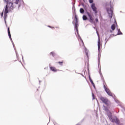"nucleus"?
Instances as JSON below:
<instances>
[{"label": "nucleus", "mask_w": 125, "mask_h": 125, "mask_svg": "<svg viewBox=\"0 0 125 125\" xmlns=\"http://www.w3.org/2000/svg\"><path fill=\"white\" fill-rule=\"evenodd\" d=\"M55 54L53 52H52L50 53V55H52V56H53V57H54Z\"/></svg>", "instance_id": "nucleus-19"}, {"label": "nucleus", "mask_w": 125, "mask_h": 125, "mask_svg": "<svg viewBox=\"0 0 125 125\" xmlns=\"http://www.w3.org/2000/svg\"><path fill=\"white\" fill-rule=\"evenodd\" d=\"M87 14L88 17H89V20L94 19L93 17H92V16L91 15V14H90L89 13H87Z\"/></svg>", "instance_id": "nucleus-11"}, {"label": "nucleus", "mask_w": 125, "mask_h": 125, "mask_svg": "<svg viewBox=\"0 0 125 125\" xmlns=\"http://www.w3.org/2000/svg\"><path fill=\"white\" fill-rule=\"evenodd\" d=\"M58 63H59V64H61V65H62V64L63 63V62H58Z\"/></svg>", "instance_id": "nucleus-22"}, {"label": "nucleus", "mask_w": 125, "mask_h": 125, "mask_svg": "<svg viewBox=\"0 0 125 125\" xmlns=\"http://www.w3.org/2000/svg\"><path fill=\"white\" fill-rule=\"evenodd\" d=\"M112 122V123H115L117 125H120V120L117 118L113 119Z\"/></svg>", "instance_id": "nucleus-8"}, {"label": "nucleus", "mask_w": 125, "mask_h": 125, "mask_svg": "<svg viewBox=\"0 0 125 125\" xmlns=\"http://www.w3.org/2000/svg\"><path fill=\"white\" fill-rule=\"evenodd\" d=\"M50 69L53 72H57V69H56V68L54 67L51 66V67H50Z\"/></svg>", "instance_id": "nucleus-10"}, {"label": "nucleus", "mask_w": 125, "mask_h": 125, "mask_svg": "<svg viewBox=\"0 0 125 125\" xmlns=\"http://www.w3.org/2000/svg\"><path fill=\"white\" fill-rule=\"evenodd\" d=\"M99 63H100V58H98V65H99Z\"/></svg>", "instance_id": "nucleus-20"}, {"label": "nucleus", "mask_w": 125, "mask_h": 125, "mask_svg": "<svg viewBox=\"0 0 125 125\" xmlns=\"http://www.w3.org/2000/svg\"><path fill=\"white\" fill-rule=\"evenodd\" d=\"M104 88L105 91L106 92L107 94L109 95V96H111V97H114V95L113 93H112V92H111V90H110V89L108 88H107L105 85H104Z\"/></svg>", "instance_id": "nucleus-5"}, {"label": "nucleus", "mask_w": 125, "mask_h": 125, "mask_svg": "<svg viewBox=\"0 0 125 125\" xmlns=\"http://www.w3.org/2000/svg\"><path fill=\"white\" fill-rule=\"evenodd\" d=\"M8 34L9 38V39H10L11 41H12L13 46H14V43H13V42L12 41V39H11V35L10 34V31H9V28H8Z\"/></svg>", "instance_id": "nucleus-9"}, {"label": "nucleus", "mask_w": 125, "mask_h": 125, "mask_svg": "<svg viewBox=\"0 0 125 125\" xmlns=\"http://www.w3.org/2000/svg\"><path fill=\"white\" fill-rule=\"evenodd\" d=\"M111 29H112V31H114L115 30V29H116V25L115 24H113L111 26Z\"/></svg>", "instance_id": "nucleus-13"}, {"label": "nucleus", "mask_w": 125, "mask_h": 125, "mask_svg": "<svg viewBox=\"0 0 125 125\" xmlns=\"http://www.w3.org/2000/svg\"><path fill=\"white\" fill-rule=\"evenodd\" d=\"M92 96H93V97H94V94H92Z\"/></svg>", "instance_id": "nucleus-25"}, {"label": "nucleus", "mask_w": 125, "mask_h": 125, "mask_svg": "<svg viewBox=\"0 0 125 125\" xmlns=\"http://www.w3.org/2000/svg\"><path fill=\"white\" fill-rule=\"evenodd\" d=\"M89 79H90V77L89 76Z\"/></svg>", "instance_id": "nucleus-27"}, {"label": "nucleus", "mask_w": 125, "mask_h": 125, "mask_svg": "<svg viewBox=\"0 0 125 125\" xmlns=\"http://www.w3.org/2000/svg\"><path fill=\"white\" fill-rule=\"evenodd\" d=\"M95 21L96 22H98V19H96Z\"/></svg>", "instance_id": "nucleus-23"}, {"label": "nucleus", "mask_w": 125, "mask_h": 125, "mask_svg": "<svg viewBox=\"0 0 125 125\" xmlns=\"http://www.w3.org/2000/svg\"><path fill=\"white\" fill-rule=\"evenodd\" d=\"M100 100H101L103 103L105 104L106 106H110V105H111V102L106 98L101 97L100 98Z\"/></svg>", "instance_id": "nucleus-3"}, {"label": "nucleus", "mask_w": 125, "mask_h": 125, "mask_svg": "<svg viewBox=\"0 0 125 125\" xmlns=\"http://www.w3.org/2000/svg\"><path fill=\"white\" fill-rule=\"evenodd\" d=\"M48 27H49V28H51V27L50 26H48Z\"/></svg>", "instance_id": "nucleus-26"}, {"label": "nucleus", "mask_w": 125, "mask_h": 125, "mask_svg": "<svg viewBox=\"0 0 125 125\" xmlns=\"http://www.w3.org/2000/svg\"><path fill=\"white\" fill-rule=\"evenodd\" d=\"M86 55L87 57H88V53H87V52H86Z\"/></svg>", "instance_id": "nucleus-24"}, {"label": "nucleus", "mask_w": 125, "mask_h": 125, "mask_svg": "<svg viewBox=\"0 0 125 125\" xmlns=\"http://www.w3.org/2000/svg\"><path fill=\"white\" fill-rule=\"evenodd\" d=\"M73 24H74L75 25V30L77 33V35L78 36V39L79 41H81V43L80 44V45H82V46H84L83 41L82 38H81V36H80V34H79V30L78 29V28L79 27V24H78V16H77V15L75 16V20L74 21H73Z\"/></svg>", "instance_id": "nucleus-2"}, {"label": "nucleus", "mask_w": 125, "mask_h": 125, "mask_svg": "<svg viewBox=\"0 0 125 125\" xmlns=\"http://www.w3.org/2000/svg\"><path fill=\"white\" fill-rule=\"evenodd\" d=\"M110 9L107 8L106 10L108 12L109 18H112L113 16V6H112V3L111 1L110 2Z\"/></svg>", "instance_id": "nucleus-4"}, {"label": "nucleus", "mask_w": 125, "mask_h": 125, "mask_svg": "<svg viewBox=\"0 0 125 125\" xmlns=\"http://www.w3.org/2000/svg\"><path fill=\"white\" fill-rule=\"evenodd\" d=\"M90 3H92L93 2V0H89Z\"/></svg>", "instance_id": "nucleus-21"}, {"label": "nucleus", "mask_w": 125, "mask_h": 125, "mask_svg": "<svg viewBox=\"0 0 125 125\" xmlns=\"http://www.w3.org/2000/svg\"><path fill=\"white\" fill-rule=\"evenodd\" d=\"M104 110L105 111H108L109 109L107 108V107L105 106L104 105Z\"/></svg>", "instance_id": "nucleus-18"}, {"label": "nucleus", "mask_w": 125, "mask_h": 125, "mask_svg": "<svg viewBox=\"0 0 125 125\" xmlns=\"http://www.w3.org/2000/svg\"><path fill=\"white\" fill-rule=\"evenodd\" d=\"M91 7L93 11H94V12H95V13H97V8H96V7L95 6V4L92 3L91 4Z\"/></svg>", "instance_id": "nucleus-7"}, {"label": "nucleus", "mask_w": 125, "mask_h": 125, "mask_svg": "<svg viewBox=\"0 0 125 125\" xmlns=\"http://www.w3.org/2000/svg\"><path fill=\"white\" fill-rule=\"evenodd\" d=\"M89 80H90V82L92 84L93 86L95 87V84H94V83H93V81H92V79H90Z\"/></svg>", "instance_id": "nucleus-12"}, {"label": "nucleus", "mask_w": 125, "mask_h": 125, "mask_svg": "<svg viewBox=\"0 0 125 125\" xmlns=\"http://www.w3.org/2000/svg\"><path fill=\"white\" fill-rule=\"evenodd\" d=\"M97 34L98 37V48L99 52H100V47L101 46V42H100V38L99 37V34H98V32H97Z\"/></svg>", "instance_id": "nucleus-6"}, {"label": "nucleus", "mask_w": 125, "mask_h": 125, "mask_svg": "<svg viewBox=\"0 0 125 125\" xmlns=\"http://www.w3.org/2000/svg\"><path fill=\"white\" fill-rule=\"evenodd\" d=\"M5 2L7 3L5 7L4 8L1 14V17L3 16V11H4V20L5 22V19L7 17V13L11 10H13L14 8L16 7V4H18L19 1L20 0H13L12 2H9V0H4Z\"/></svg>", "instance_id": "nucleus-1"}, {"label": "nucleus", "mask_w": 125, "mask_h": 125, "mask_svg": "<svg viewBox=\"0 0 125 125\" xmlns=\"http://www.w3.org/2000/svg\"><path fill=\"white\" fill-rule=\"evenodd\" d=\"M118 35H123V33L121 32V30H120V29L118 30Z\"/></svg>", "instance_id": "nucleus-16"}, {"label": "nucleus", "mask_w": 125, "mask_h": 125, "mask_svg": "<svg viewBox=\"0 0 125 125\" xmlns=\"http://www.w3.org/2000/svg\"><path fill=\"white\" fill-rule=\"evenodd\" d=\"M83 20H87V17H86V16H85V15H84L83 17Z\"/></svg>", "instance_id": "nucleus-17"}, {"label": "nucleus", "mask_w": 125, "mask_h": 125, "mask_svg": "<svg viewBox=\"0 0 125 125\" xmlns=\"http://www.w3.org/2000/svg\"><path fill=\"white\" fill-rule=\"evenodd\" d=\"M89 22H90V23H92V24H94V19H92L91 20H89Z\"/></svg>", "instance_id": "nucleus-14"}, {"label": "nucleus", "mask_w": 125, "mask_h": 125, "mask_svg": "<svg viewBox=\"0 0 125 125\" xmlns=\"http://www.w3.org/2000/svg\"><path fill=\"white\" fill-rule=\"evenodd\" d=\"M93 28H94V29H95V27H94Z\"/></svg>", "instance_id": "nucleus-28"}, {"label": "nucleus", "mask_w": 125, "mask_h": 125, "mask_svg": "<svg viewBox=\"0 0 125 125\" xmlns=\"http://www.w3.org/2000/svg\"><path fill=\"white\" fill-rule=\"evenodd\" d=\"M80 12L81 13H83V12H84V10H83V8H80Z\"/></svg>", "instance_id": "nucleus-15"}]
</instances>
